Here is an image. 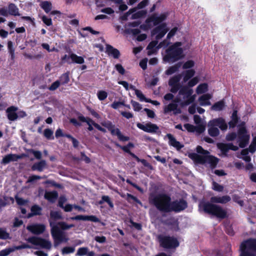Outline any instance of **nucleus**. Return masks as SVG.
Here are the masks:
<instances>
[{
    "label": "nucleus",
    "instance_id": "1",
    "mask_svg": "<svg viewBox=\"0 0 256 256\" xmlns=\"http://www.w3.org/2000/svg\"><path fill=\"white\" fill-rule=\"evenodd\" d=\"M231 200L229 196H214L210 198V202H201L198 205L199 210L212 214L217 218L224 219L227 216V212L222 206L214 204H225Z\"/></svg>",
    "mask_w": 256,
    "mask_h": 256
},
{
    "label": "nucleus",
    "instance_id": "2",
    "mask_svg": "<svg viewBox=\"0 0 256 256\" xmlns=\"http://www.w3.org/2000/svg\"><path fill=\"white\" fill-rule=\"evenodd\" d=\"M196 152L202 155L196 153H191L188 154L189 158L195 162L202 164H208L212 168L216 166L218 159L210 155V152L208 150H204L201 146H198L196 147Z\"/></svg>",
    "mask_w": 256,
    "mask_h": 256
},
{
    "label": "nucleus",
    "instance_id": "3",
    "mask_svg": "<svg viewBox=\"0 0 256 256\" xmlns=\"http://www.w3.org/2000/svg\"><path fill=\"white\" fill-rule=\"evenodd\" d=\"M192 88L184 86L182 87L178 92L174 102L180 103L182 106H188L192 104L195 100L196 96L193 94Z\"/></svg>",
    "mask_w": 256,
    "mask_h": 256
},
{
    "label": "nucleus",
    "instance_id": "4",
    "mask_svg": "<svg viewBox=\"0 0 256 256\" xmlns=\"http://www.w3.org/2000/svg\"><path fill=\"white\" fill-rule=\"evenodd\" d=\"M150 200L160 211L170 212L171 198L165 194H158L154 196Z\"/></svg>",
    "mask_w": 256,
    "mask_h": 256
},
{
    "label": "nucleus",
    "instance_id": "5",
    "mask_svg": "<svg viewBox=\"0 0 256 256\" xmlns=\"http://www.w3.org/2000/svg\"><path fill=\"white\" fill-rule=\"evenodd\" d=\"M182 46L180 42H176L166 50V54L164 60L168 62H174L182 57V50L179 46Z\"/></svg>",
    "mask_w": 256,
    "mask_h": 256
},
{
    "label": "nucleus",
    "instance_id": "6",
    "mask_svg": "<svg viewBox=\"0 0 256 256\" xmlns=\"http://www.w3.org/2000/svg\"><path fill=\"white\" fill-rule=\"evenodd\" d=\"M50 225L51 228V234L54 241V246H56L60 243L66 242L69 238L66 232L60 230L58 225L50 220Z\"/></svg>",
    "mask_w": 256,
    "mask_h": 256
},
{
    "label": "nucleus",
    "instance_id": "7",
    "mask_svg": "<svg viewBox=\"0 0 256 256\" xmlns=\"http://www.w3.org/2000/svg\"><path fill=\"white\" fill-rule=\"evenodd\" d=\"M240 256H254L251 252H256V240L250 239L242 242L240 246Z\"/></svg>",
    "mask_w": 256,
    "mask_h": 256
},
{
    "label": "nucleus",
    "instance_id": "8",
    "mask_svg": "<svg viewBox=\"0 0 256 256\" xmlns=\"http://www.w3.org/2000/svg\"><path fill=\"white\" fill-rule=\"evenodd\" d=\"M244 123L238 129V142L240 148H244L248 144L250 136L248 134L246 128L244 126Z\"/></svg>",
    "mask_w": 256,
    "mask_h": 256
},
{
    "label": "nucleus",
    "instance_id": "9",
    "mask_svg": "<svg viewBox=\"0 0 256 256\" xmlns=\"http://www.w3.org/2000/svg\"><path fill=\"white\" fill-rule=\"evenodd\" d=\"M158 239L160 246L164 248H173L177 247L179 244L177 240L174 238L164 236H159Z\"/></svg>",
    "mask_w": 256,
    "mask_h": 256
},
{
    "label": "nucleus",
    "instance_id": "10",
    "mask_svg": "<svg viewBox=\"0 0 256 256\" xmlns=\"http://www.w3.org/2000/svg\"><path fill=\"white\" fill-rule=\"evenodd\" d=\"M27 241L34 246H38L43 248L50 250L52 243L50 241L39 237L32 236L27 239Z\"/></svg>",
    "mask_w": 256,
    "mask_h": 256
},
{
    "label": "nucleus",
    "instance_id": "11",
    "mask_svg": "<svg viewBox=\"0 0 256 256\" xmlns=\"http://www.w3.org/2000/svg\"><path fill=\"white\" fill-rule=\"evenodd\" d=\"M182 76L178 74L171 78L168 81V85L170 87V91L172 93H176L182 88L180 82Z\"/></svg>",
    "mask_w": 256,
    "mask_h": 256
},
{
    "label": "nucleus",
    "instance_id": "12",
    "mask_svg": "<svg viewBox=\"0 0 256 256\" xmlns=\"http://www.w3.org/2000/svg\"><path fill=\"white\" fill-rule=\"evenodd\" d=\"M168 30V28L166 27V24L163 23L155 28L152 31V35H156V40H158L163 38Z\"/></svg>",
    "mask_w": 256,
    "mask_h": 256
},
{
    "label": "nucleus",
    "instance_id": "13",
    "mask_svg": "<svg viewBox=\"0 0 256 256\" xmlns=\"http://www.w3.org/2000/svg\"><path fill=\"white\" fill-rule=\"evenodd\" d=\"M136 126L140 129L149 133L156 132L159 128L156 124L151 122H148L145 124L138 123Z\"/></svg>",
    "mask_w": 256,
    "mask_h": 256
},
{
    "label": "nucleus",
    "instance_id": "14",
    "mask_svg": "<svg viewBox=\"0 0 256 256\" xmlns=\"http://www.w3.org/2000/svg\"><path fill=\"white\" fill-rule=\"evenodd\" d=\"M187 206V202L183 200L170 202V212H180L184 210Z\"/></svg>",
    "mask_w": 256,
    "mask_h": 256
},
{
    "label": "nucleus",
    "instance_id": "15",
    "mask_svg": "<svg viewBox=\"0 0 256 256\" xmlns=\"http://www.w3.org/2000/svg\"><path fill=\"white\" fill-rule=\"evenodd\" d=\"M26 228L33 234H40L44 232L46 226L44 224H35L28 226Z\"/></svg>",
    "mask_w": 256,
    "mask_h": 256
},
{
    "label": "nucleus",
    "instance_id": "16",
    "mask_svg": "<svg viewBox=\"0 0 256 256\" xmlns=\"http://www.w3.org/2000/svg\"><path fill=\"white\" fill-rule=\"evenodd\" d=\"M208 126H218L222 130H226L228 126L225 120L222 118L213 119L210 120L208 124Z\"/></svg>",
    "mask_w": 256,
    "mask_h": 256
},
{
    "label": "nucleus",
    "instance_id": "17",
    "mask_svg": "<svg viewBox=\"0 0 256 256\" xmlns=\"http://www.w3.org/2000/svg\"><path fill=\"white\" fill-rule=\"evenodd\" d=\"M166 16L165 14H162L158 16L156 14H152L146 20V24L153 22L154 26H156L166 18Z\"/></svg>",
    "mask_w": 256,
    "mask_h": 256
},
{
    "label": "nucleus",
    "instance_id": "18",
    "mask_svg": "<svg viewBox=\"0 0 256 256\" xmlns=\"http://www.w3.org/2000/svg\"><path fill=\"white\" fill-rule=\"evenodd\" d=\"M24 154L18 155L16 154H8L2 158L1 163L4 164H8L11 162H16L19 159L24 157Z\"/></svg>",
    "mask_w": 256,
    "mask_h": 256
},
{
    "label": "nucleus",
    "instance_id": "19",
    "mask_svg": "<svg viewBox=\"0 0 256 256\" xmlns=\"http://www.w3.org/2000/svg\"><path fill=\"white\" fill-rule=\"evenodd\" d=\"M18 110V108L11 106L6 109L7 116L9 120L14 121L18 118V115L16 112Z\"/></svg>",
    "mask_w": 256,
    "mask_h": 256
},
{
    "label": "nucleus",
    "instance_id": "20",
    "mask_svg": "<svg viewBox=\"0 0 256 256\" xmlns=\"http://www.w3.org/2000/svg\"><path fill=\"white\" fill-rule=\"evenodd\" d=\"M172 112L175 114L180 113V110L178 108V105L175 102L168 104L164 108V113H168Z\"/></svg>",
    "mask_w": 256,
    "mask_h": 256
},
{
    "label": "nucleus",
    "instance_id": "21",
    "mask_svg": "<svg viewBox=\"0 0 256 256\" xmlns=\"http://www.w3.org/2000/svg\"><path fill=\"white\" fill-rule=\"evenodd\" d=\"M106 52L108 55L112 56L114 58H118L120 56L119 50L109 44L106 46Z\"/></svg>",
    "mask_w": 256,
    "mask_h": 256
},
{
    "label": "nucleus",
    "instance_id": "22",
    "mask_svg": "<svg viewBox=\"0 0 256 256\" xmlns=\"http://www.w3.org/2000/svg\"><path fill=\"white\" fill-rule=\"evenodd\" d=\"M110 131L112 135H116L118 138L121 141L125 142L129 140V138L123 136L120 130L118 128H116L114 126L112 128Z\"/></svg>",
    "mask_w": 256,
    "mask_h": 256
},
{
    "label": "nucleus",
    "instance_id": "23",
    "mask_svg": "<svg viewBox=\"0 0 256 256\" xmlns=\"http://www.w3.org/2000/svg\"><path fill=\"white\" fill-rule=\"evenodd\" d=\"M166 136L169 140L168 143L170 146L176 148L177 150H180L183 148L184 146L177 141L172 134H167Z\"/></svg>",
    "mask_w": 256,
    "mask_h": 256
},
{
    "label": "nucleus",
    "instance_id": "24",
    "mask_svg": "<svg viewBox=\"0 0 256 256\" xmlns=\"http://www.w3.org/2000/svg\"><path fill=\"white\" fill-rule=\"evenodd\" d=\"M212 98V95L209 94H203L200 96L198 100L201 106H210L211 103L210 100Z\"/></svg>",
    "mask_w": 256,
    "mask_h": 256
},
{
    "label": "nucleus",
    "instance_id": "25",
    "mask_svg": "<svg viewBox=\"0 0 256 256\" xmlns=\"http://www.w3.org/2000/svg\"><path fill=\"white\" fill-rule=\"evenodd\" d=\"M47 167V164L45 160H41L38 162L34 163L32 166V170H38V172H42Z\"/></svg>",
    "mask_w": 256,
    "mask_h": 256
},
{
    "label": "nucleus",
    "instance_id": "26",
    "mask_svg": "<svg viewBox=\"0 0 256 256\" xmlns=\"http://www.w3.org/2000/svg\"><path fill=\"white\" fill-rule=\"evenodd\" d=\"M44 197L50 202H54L58 197V194L56 191L46 192Z\"/></svg>",
    "mask_w": 256,
    "mask_h": 256
},
{
    "label": "nucleus",
    "instance_id": "27",
    "mask_svg": "<svg viewBox=\"0 0 256 256\" xmlns=\"http://www.w3.org/2000/svg\"><path fill=\"white\" fill-rule=\"evenodd\" d=\"M79 120L82 122H86L88 125V130L90 131L93 130L92 126H94V124H96L92 120L88 118H85L82 116H79L78 117Z\"/></svg>",
    "mask_w": 256,
    "mask_h": 256
},
{
    "label": "nucleus",
    "instance_id": "28",
    "mask_svg": "<svg viewBox=\"0 0 256 256\" xmlns=\"http://www.w3.org/2000/svg\"><path fill=\"white\" fill-rule=\"evenodd\" d=\"M8 14L12 16H18L20 14L18 12V8L14 4H10L8 6Z\"/></svg>",
    "mask_w": 256,
    "mask_h": 256
},
{
    "label": "nucleus",
    "instance_id": "29",
    "mask_svg": "<svg viewBox=\"0 0 256 256\" xmlns=\"http://www.w3.org/2000/svg\"><path fill=\"white\" fill-rule=\"evenodd\" d=\"M225 106L223 100L219 101L215 103L212 107L211 110L214 111H220L222 110Z\"/></svg>",
    "mask_w": 256,
    "mask_h": 256
},
{
    "label": "nucleus",
    "instance_id": "30",
    "mask_svg": "<svg viewBox=\"0 0 256 256\" xmlns=\"http://www.w3.org/2000/svg\"><path fill=\"white\" fill-rule=\"evenodd\" d=\"M157 44L158 41H152L150 43V44L147 46V50H148V55H151L156 52L155 47L157 45Z\"/></svg>",
    "mask_w": 256,
    "mask_h": 256
},
{
    "label": "nucleus",
    "instance_id": "31",
    "mask_svg": "<svg viewBox=\"0 0 256 256\" xmlns=\"http://www.w3.org/2000/svg\"><path fill=\"white\" fill-rule=\"evenodd\" d=\"M42 208L37 205L32 206L31 208V214H29L28 218H30L33 216L40 214Z\"/></svg>",
    "mask_w": 256,
    "mask_h": 256
},
{
    "label": "nucleus",
    "instance_id": "32",
    "mask_svg": "<svg viewBox=\"0 0 256 256\" xmlns=\"http://www.w3.org/2000/svg\"><path fill=\"white\" fill-rule=\"evenodd\" d=\"M70 58L72 60V62L78 64H82L84 63V60L82 57L78 56L74 54H70Z\"/></svg>",
    "mask_w": 256,
    "mask_h": 256
},
{
    "label": "nucleus",
    "instance_id": "33",
    "mask_svg": "<svg viewBox=\"0 0 256 256\" xmlns=\"http://www.w3.org/2000/svg\"><path fill=\"white\" fill-rule=\"evenodd\" d=\"M56 225H58L62 230H68L74 226V225L73 224H68L64 222H60L57 224H56Z\"/></svg>",
    "mask_w": 256,
    "mask_h": 256
},
{
    "label": "nucleus",
    "instance_id": "34",
    "mask_svg": "<svg viewBox=\"0 0 256 256\" xmlns=\"http://www.w3.org/2000/svg\"><path fill=\"white\" fill-rule=\"evenodd\" d=\"M208 134L212 137H215L218 136L220 134V131L218 129L214 127V126H208Z\"/></svg>",
    "mask_w": 256,
    "mask_h": 256
},
{
    "label": "nucleus",
    "instance_id": "35",
    "mask_svg": "<svg viewBox=\"0 0 256 256\" xmlns=\"http://www.w3.org/2000/svg\"><path fill=\"white\" fill-rule=\"evenodd\" d=\"M180 64H178L176 65L170 67L166 71V74L167 75H170L178 71V68L180 67Z\"/></svg>",
    "mask_w": 256,
    "mask_h": 256
},
{
    "label": "nucleus",
    "instance_id": "36",
    "mask_svg": "<svg viewBox=\"0 0 256 256\" xmlns=\"http://www.w3.org/2000/svg\"><path fill=\"white\" fill-rule=\"evenodd\" d=\"M208 90V85L206 84H200L196 88V92L198 94H201Z\"/></svg>",
    "mask_w": 256,
    "mask_h": 256
},
{
    "label": "nucleus",
    "instance_id": "37",
    "mask_svg": "<svg viewBox=\"0 0 256 256\" xmlns=\"http://www.w3.org/2000/svg\"><path fill=\"white\" fill-rule=\"evenodd\" d=\"M40 6L46 13L49 12L52 10V4L48 1L42 2Z\"/></svg>",
    "mask_w": 256,
    "mask_h": 256
},
{
    "label": "nucleus",
    "instance_id": "38",
    "mask_svg": "<svg viewBox=\"0 0 256 256\" xmlns=\"http://www.w3.org/2000/svg\"><path fill=\"white\" fill-rule=\"evenodd\" d=\"M130 88L134 90L135 94H136L137 97L140 100L146 102V100H148V99H146L145 98L144 96L142 94L141 91H140L136 89L132 86H130Z\"/></svg>",
    "mask_w": 256,
    "mask_h": 256
},
{
    "label": "nucleus",
    "instance_id": "39",
    "mask_svg": "<svg viewBox=\"0 0 256 256\" xmlns=\"http://www.w3.org/2000/svg\"><path fill=\"white\" fill-rule=\"evenodd\" d=\"M195 74V72L194 70H186L184 72V82H187L190 78L192 77Z\"/></svg>",
    "mask_w": 256,
    "mask_h": 256
},
{
    "label": "nucleus",
    "instance_id": "40",
    "mask_svg": "<svg viewBox=\"0 0 256 256\" xmlns=\"http://www.w3.org/2000/svg\"><path fill=\"white\" fill-rule=\"evenodd\" d=\"M232 120L229 122L230 126L232 127H234L238 122V117L237 116V111L234 110L232 114Z\"/></svg>",
    "mask_w": 256,
    "mask_h": 256
},
{
    "label": "nucleus",
    "instance_id": "41",
    "mask_svg": "<svg viewBox=\"0 0 256 256\" xmlns=\"http://www.w3.org/2000/svg\"><path fill=\"white\" fill-rule=\"evenodd\" d=\"M60 82V84H65L68 82L70 81L69 76L68 73L64 74L58 80Z\"/></svg>",
    "mask_w": 256,
    "mask_h": 256
},
{
    "label": "nucleus",
    "instance_id": "42",
    "mask_svg": "<svg viewBox=\"0 0 256 256\" xmlns=\"http://www.w3.org/2000/svg\"><path fill=\"white\" fill-rule=\"evenodd\" d=\"M10 234L8 232L6 229L0 228V239L6 240L10 239Z\"/></svg>",
    "mask_w": 256,
    "mask_h": 256
},
{
    "label": "nucleus",
    "instance_id": "43",
    "mask_svg": "<svg viewBox=\"0 0 256 256\" xmlns=\"http://www.w3.org/2000/svg\"><path fill=\"white\" fill-rule=\"evenodd\" d=\"M8 48L12 59L14 60V49L13 46V43L12 41H8Z\"/></svg>",
    "mask_w": 256,
    "mask_h": 256
},
{
    "label": "nucleus",
    "instance_id": "44",
    "mask_svg": "<svg viewBox=\"0 0 256 256\" xmlns=\"http://www.w3.org/2000/svg\"><path fill=\"white\" fill-rule=\"evenodd\" d=\"M50 218L54 220L62 218L61 214L56 211H51L50 212Z\"/></svg>",
    "mask_w": 256,
    "mask_h": 256
},
{
    "label": "nucleus",
    "instance_id": "45",
    "mask_svg": "<svg viewBox=\"0 0 256 256\" xmlns=\"http://www.w3.org/2000/svg\"><path fill=\"white\" fill-rule=\"evenodd\" d=\"M146 14V12L144 10H140L132 14L131 18L132 20L139 18Z\"/></svg>",
    "mask_w": 256,
    "mask_h": 256
},
{
    "label": "nucleus",
    "instance_id": "46",
    "mask_svg": "<svg viewBox=\"0 0 256 256\" xmlns=\"http://www.w3.org/2000/svg\"><path fill=\"white\" fill-rule=\"evenodd\" d=\"M248 150L251 153H254L256 151V136L252 139V141L249 146Z\"/></svg>",
    "mask_w": 256,
    "mask_h": 256
},
{
    "label": "nucleus",
    "instance_id": "47",
    "mask_svg": "<svg viewBox=\"0 0 256 256\" xmlns=\"http://www.w3.org/2000/svg\"><path fill=\"white\" fill-rule=\"evenodd\" d=\"M14 251V247L10 248L0 251V256H7L10 252Z\"/></svg>",
    "mask_w": 256,
    "mask_h": 256
},
{
    "label": "nucleus",
    "instance_id": "48",
    "mask_svg": "<svg viewBox=\"0 0 256 256\" xmlns=\"http://www.w3.org/2000/svg\"><path fill=\"white\" fill-rule=\"evenodd\" d=\"M212 188L214 190L221 192L224 190V186L215 182H213Z\"/></svg>",
    "mask_w": 256,
    "mask_h": 256
},
{
    "label": "nucleus",
    "instance_id": "49",
    "mask_svg": "<svg viewBox=\"0 0 256 256\" xmlns=\"http://www.w3.org/2000/svg\"><path fill=\"white\" fill-rule=\"evenodd\" d=\"M28 152L33 154L36 158L38 160H41L42 158V154L39 150H35L33 149H30Z\"/></svg>",
    "mask_w": 256,
    "mask_h": 256
},
{
    "label": "nucleus",
    "instance_id": "50",
    "mask_svg": "<svg viewBox=\"0 0 256 256\" xmlns=\"http://www.w3.org/2000/svg\"><path fill=\"white\" fill-rule=\"evenodd\" d=\"M74 248L71 246H66L62 250V254H66L72 253L74 252Z\"/></svg>",
    "mask_w": 256,
    "mask_h": 256
},
{
    "label": "nucleus",
    "instance_id": "51",
    "mask_svg": "<svg viewBox=\"0 0 256 256\" xmlns=\"http://www.w3.org/2000/svg\"><path fill=\"white\" fill-rule=\"evenodd\" d=\"M88 252V248L86 247H82L79 248L77 251L76 255L78 256H82L86 255Z\"/></svg>",
    "mask_w": 256,
    "mask_h": 256
},
{
    "label": "nucleus",
    "instance_id": "52",
    "mask_svg": "<svg viewBox=\"0 0 256 256\" xmlns=\"http://www.w3.org/2000/svg\"><path fill=\"white\" fill-rule=\"evenodd\" d=\"M44 136L48 139H54V137L52 136L53 132L49 129L46 128L44 130Z\"/></svg>",
    "mask_w": 256,
    "mask_h": 256
},
{
    "label": "nucleus",
    "instance_id": "53",
    "mask_svg": "<svg viewBox=\"0 0 256 256\" xmlns=\"http://www.w3.org/2000/svg\"><path fill=\"white\" fill-rule=\"evenodd\" d=\"M218 146L224 152H226L229 150L228 144L220 143L218 144Z\"/></svg>",
    "mask_w": 256,
    "mask_h": 256
},
{
    "label": "nucleus",
    "instance_id": "54",
    "mask_svg": "<svg viewBox=\"0 0 256 256\" xmlns=\"http://www.w3.org/2000/svg\"><path fill=\"white\" fill-rule=\"evenodd\" d=\"M107 92L104 90H100L98 92V96L100 100H102L106 98Z\"/></svg>",
    "mask_w": 256,
    "mask_h": 256
},
{
    "label": "nucleus",
    "instance_id": "55",
    "mask_svg": "<svg viewBox=\"0 0 256 256\" xmlns=\"http://www.w3.org/2000/svg\"><path fill=\"white\" fill-rule=\"evenodd\" d=\"M198 81V77H194L188 82V86H187L190 88L191 87H192L196 84Z\"/></svg>",
    "mask_w": 256,
    "mask_h": 256
},
{
    "label": "nucleus",
    "instance_id": "56",
    "mask_svg": "<svg viewBox=\"0 0 256 256\" xmlns=\"http://www.w3.org/2000/svg\"><path fill=\"white\" fill-rule=\"evenodd\" d=\"M60 84V82H59V80H56L51 84V86L48 88V90L52 91L58 88Z\"/></svg>",
    "mask_w": 256,
    "mask_h": 256
},
{
    "label": "nucleus",
    "instance_id": "57",
    "mask_svg": "<svg viewBox=\"0 0 256 256\" xmlns=\"http://www.w3.org/2000/svg\"><path fill=\"white\" fill-rule=\"evenodd\" d=\"M184 128L189 132H194L196 130V126L189 124H184Z\"/></svg>",
    "mask_w": 256,
    "mask_h": 256
},
{
    "label": "nucleus",
    "instance_id": "58",
    "mask_svg": "<svg viewBox=\"0 0 256 256\" xmlns=\"http://www.w3.org/2000/svg\"><path fill=\"white\" fill-rule=\"evenodd\" d=\"M131 103L134 107V110L135 111H139L142 109L141 105L138 102L132 100Z\"/></svg>",
    "mask_w": 256,
    "mask_h": 256
},
{
    "label": "nucleus",
    "instance_id": "59",
    "mask_svg": "<svg viewBox=\"0 0 256 256\" xmlns=\"http://www.w3.org/2000/svg\"><path fill=\"white\" fill-rule=\"evenodd\" d=\"M40 179H41V176H36V175H32V176H29V178L27 180V182L28 183L32 182L36 180H38Z\"/></svg>",
    "mask_w": 256,
    "mask_h": 256
},
{
    "label": "nucleus",
    "instance_id": "60",
    "mask_svg": "<svg viewBox=\"0 0 256 256\" xmlns=\"http://www.w3.org/2000/svg\"><path fill=\"white\" fill-rule=\"evenodd\" d=\"M206 128L202 124H198V126H196L195 131L198 134H201L205 130Z\"/></svg>",
    "mask_w": 256,
    "mask_h": 256
},
{
    "label": "nucleus",
    "instance_id": "61",
    "mask_svg": "<svg viewBox=\"0 0 256 256\" xmlns=\"http://www.w3.org/2000/svg\"><path fill=\"white\" fill-rule=\"evenodd\" d=\"M16 200L18 204L19 205H24L26 204L28 201L26 200H25L23 199L22 198H20L18 196H16Z\"/></svg>",
    "mask_w": 256,
    "mask_h": 256
},
{
    "label": "nucleus",
    "instance_id": "62",
    "mask_svg": "<svg viewBox=\"0 0 256 256\" xmlns=\"http://www.w3.org/2000/svg\"><path fill=\"white\" fill-rule=\"evenodd\" d=\"M136 8H134L130 9L128 12H127L122 17V20H127L128 16L130 14L134 13L136 11Z\"/></svg>",
    "mask_w": 256,
    "mask_h": 256
},
{
    "label": "nucleus",
    "instance_id": "63",
    "mask_svg": "<svg viewBox=\"0 0 256 256\" xmlns=\"http://www.w3.org/2000/svg\"><path fill=\"white\" fill-rule=\"evenodd\" d=\"M102 199L104 202H106L110 208H112L114 207V204L112 201L110 200V198L108 196H102Z\"/></svg>",
    "mask_w": 256,
    "mask_h": 256
},
{
    "label": "nucleus",
    "instance_id": "64",
    "mask_svg": "<svg viewBox=\"0 0 256 256\" xmlns=\"http://www.w3.org/2000/svg\"><path fill=\"white\" fill-rule=\"evenodd\" d=\"M194 66V62L192 60H188L183 65V68L186 69L190 68Z\"/></svg>",
    "mask_w": 256,
    "mask_h": 256
}]
</instances>
